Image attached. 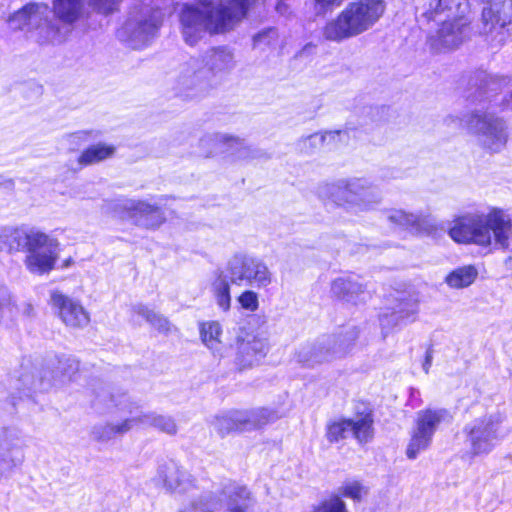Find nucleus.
<instances>
[{"label": "nucleus", "mask_w": 512, "mask_h": 512, "mask_svg": "<svg viewBox=\"0 0 512 512\" xmlns=\"http://www.w3.org/2000/svg\"><path fill=\"white\" fill-rule=\"evenodd\" d=\"M255 0H198L184 4L179 12L180 31L189 46H195L206 35L233 29L246 15Z\"/></svg>", "instance_id": "nucleus-1"}, {"label": "nucleus", "mask_w": 512, "mask_h": 512, "mask_svg": "<svg viewBox=\"0 0 512 512\" xmlns=\"http://www.w3.org/2000/svg\"><path fill=\"white\" fill-rule=\"evenodd\" d=\"M449 236L457 243L474 244L490 251L506 250L512 238V218L507 210L490 206L487 211L456 218Z\"/></svg>", "instance_id": "nucleus-2"}, {"label": "nucleus", "mask_w": 512, "mask_h": 512, "mask_svg": "<svg viewBox=\"0 0 512 512\" xmlns=\"http://www.w3.org/2000/svg\"><path fill=\"white\" fill-rule=\"evenodd\" d=\"M385 11L382 0H359L349 3L339 15L329 21L323 35L327 40L340 42L369 30Z\"/></svg>", "instance_id": "nucleus-3"}, {"label": "nucleus", "mask_w": 512, "mask_h": 512, "mask_svg": "<svg viewBox=\"0 0 512 512\" xmlns=\"http://www.w3.org/2000/svg\"><path fill=\"white\" fill-rule=\"evenodd\" d=\"M318 194L348 212L360 213L374 209L381 201L377 189L361 178L340 179L319 187Z\"/></svg>", "instance_id": "nucleus-4"}, {"label": "nucleus", "mask_w": 512, "mask_h": 512, "mask_svg": "<svg viewBox=\"0 0 512 512\" xmlns=\"http://www.w3.org/2000/svg\"><path fill=\"white\" fill-rule=\"evenodd\" d=\"M464 124L484 150L499 153L506 147L509 138L507 124L493 112L474 110L466 116Z\"/></svg>", "instance_id": "nucleus-5"}, {"label": "nucleus", "mask_w": 512, "mask_h": 512, "mask_svg": "<svg viewBox=\"0 0 512 512\" xmlns=\"http://www.w3.org/2000/svg\"><path fill=\"white\" fill-rule=\"evenodd\" d=\"M98 397L109 408L115 407L128 414H134L136 428L153 427L168 435H175L178 431L176 421L171 416L143 410L141 405L133 401L126 393L103 390Z\"/></svg>", "instance_id": "nucleus-6"}, {"label": "nucleus", "mask_w": 512, "mask_h": 512, "mask_svg": "<svg viewBox=\"0 0 512 512\" xmlns=\"http://www.w3.org/2000/svg\"><path fill=\"white\" fill-rule=\"evenodd\" d=\"M59 242L56 238L35 228H29L24 243L26 252L24 264L34 274L49 273L55 266L58 258Z\"/></svg>", "instance_id": "nucleus-7"}, {"label": "nucleus", "mask_w": 512, "mask_h": 512, "mask_svg": "<svg viewBox=\"0 0 512 512\" xmlns=\"http://www.w3.org/2000/svg\"><path fill=\"white\" fill-rule=\"evenodd\" d=\"M226 272L232 284L257 289L268 287L273 279L272 272L262 259L245 253L233 255L227 262Z\"/></svg>", "instance_id": "nucleus-8"}, {"label": "nucleus", "mask_w": 512, "mask_h": 512, "mask_svg": "<svg viewBox=\"0 0 512 512\" xmlns=\"http://www.w3.org/2000/svg\"><path fill=\"white\" fill-rule=\"evenodd\" d=\"M49 7L46 4H29L15 12L8 20L13 30L27 29L40 43L60 41L59 31L48 21Z\"/></svg>", "instance_id": "nucleus-9"}, {"label": "nucleus", "mask_w": 512, "mask_h": 512, "mask_svg": "<svg viewBox=\"0 0 512 512\" xmlns=\"http://www.w3.org/2000/svg\"><path fill=\"white\" fill-rule=\"evenodd\" d=\"M358 334V330L353 327L339 335L333 344L330 341L305 344L295 352V360L302 366L309 368L329 362L346 354L358 338Z\"/></svg>", "instance_id": "nucleus-10"}, {"label": "nucleus", "mask_w": 512, "mask_h": 512, "mask_svg": "<svg viewBox=\"0 0 512 512\" xmlns=\"http://www.w3.org/2000/svg\"><path fill=\"white\" fill-rule=\"evenodd\" d=\"M473 456L486 455L496 446L500 434L499 418L493 415L475 419L464 428Z\"/></svg>", "instance_id": "nucleus-11"}, {"label": "nucleus", "mask_w": 512, "mask_h": 512, "mask_svg": "<svg viewBox=\"0 0 512 512\" xmlns=\"http://www.w3.org/2000/svg\"><path fill=\"white\" fill-rule=\"evenodd\" d=\"M276 418V415L267 409L230 411L217 416L213 425L219 433L226 434L232 431L252 430L274 421Z\"/></svg>", "instance_id": "nucleus-12"}, {"label": "nucleus", "mask_w": 512, "mask_h": 512, "mask_svg": "<svg viewBox=\"0 0 512 512\" xmlns=\"http://www.w3.org/2000/svg\"><path fill=\"white\" fill-rule=\"evenodd\" d=\"M115 209L122 217L147 229L157 228L165 221L164 213L158 206L142 200H121L115 204Z\"/></svg>", "instance_id": "nucleus-13"}, {"label": "nucleus", "mask_w": 512, "mask_h": 512, "mask_svg": "<svg viewBox=\"0 0 512 512\" xmlns=\"http://www.w3.org/2000/svg\"><path fill=\"white\" fill-rule=\"evenodd\" d=\"M352 434L359 443H366L373 437V419L369 414L352 419H340L327 426L329 442H338Z\"/></svg>", "instance_id": "nucleus-14"}, {"label": "nucleus", "mask_w": 512, "mask_h": 512, "mask_svg": "<svg viewBox=\"0 0 512 512\" xmlns=\"http://www.w3.org/2000/svg\"><path fill=\"white\" fill-rule=\"evenodd\" d=\"M482 32L493 35V40L503 42L512 34V3L494 4L483 9Z\"/></svg>", "instance_id": "nucleus-15"}, {"label": "nucleus", "mask_w": 512, "mask_h": 512, "mask_svg": "<svg viewBox=\"0 0 512 512\" xmlns=\"http://www.w3.org/2000/svg\"><path fill=\"white\" fill-rule=\"evenodd\" d=\"M78 368L79 363L75 359L71 357H64L59 359L55 375L53 377H48L50 376V372L48 371L26 372L21 375L20 381L28 390L43 392L47 391L54 385L56 378L70 379Z\"/></svg>", "instance_id": "nucleus-16"}, {"label": "nucleus", "mask_w": 512, "mask_h": 512, "mask_svg": "<svg viewBox=\"0 0 512 512\" xmlns=\"http://www.w3.org/2000/svg\"><path fill=\"white\" fill-rule=\"evenodd\" d=\"M163 20V14L159 10L151 12L150 15H141L138 19H129L122 29L127 34V40L134 48L145 45L158 30Z\"/></svg>", "instance_id": "nucleus-17"}, {"label": "nucleus", "mask_w": 512, "mask_h": 512, "mask_svg": "<svg viewBox=\"0 0 512 512\" xmlns=\"http://www.w3.org/2000/svg\"><path fill=\"white\" fill-rule=\"evenodd\" d=\"M209 73L201 59L192 58L179 67L177 85L181 92L205 89L209 84Z\"/></svg>", "instance_id": "nucleus-18"}, {"label": "nucleus", "mask_w": 512, "mask_h": 512, "mask_svg": "<svg viewBox=\"0 0 512 512\" xmlns=\"http://www.w3.org/2000/svg\"><path fill=\"white\" fill-rule=\"evenodd\" d=\"M422 16L428 21L462 19L469 11L468 0H428L422 8Z\"/></svg>", "instance_id": "nucleus-19"}, {"label": "nucleus", "mask_w": 512, "mask_h": 512, "mask_svg": "<svg viewBox=\"0 0 512 512\" xmlns=\"http://www.w3.org/2000/svg\"><path fill=\"white\" fill-rule=\"evenodd\" d=\"M50 298L52 307L57 309L59 317L65 325L76 328L89 323V315L79 302L59 291H53Z\"/></svg>", "instance_id": "nucleus-20"}, {"label": "nucleus", "mask_w": 512, "mask_h": 512, "mask_svg": "<svg viewBox=\"0 0 512 512\" xmlns=\"http://www.w3.org/2000/svg\"><path fill=\"white\" fill-rule=\"evenodd\" d=\"M441 22V27L431 38L432 46L438 50L457 48L464 41L469 20L464 16L462 19H447Z\"/></svg>", "instance_id": "nucleus-21"}, {"label": "nucleus", "mask_w": 512, "mask_h": 512, "mask_svg": "<svg viewBox=\"0 0 512 512\" xmlns=\"http://www.w3.org/2000/svg\"><path fill=\"white\" fill-rule=\"evenodd\" d=\"M267 352L268 340L262 334L245 333L237 338V359L243 367L258 363Z\"/></svg>", "instance_id": "nucleus-22"}, {"label": "nucleus", "mask_w": 512, "mask_h": 512, "mask_svg": "<svg viewBox=\"0 0 512 512\" xmlns=\"http://www.w3.org/2000/svg\"><path fill=\"white\" fill-rule=\"evenodd\" d=\"M205 69L211 74L225 73L235 67L234 55L231 50L225 47L212 48L206 52L202 59Z\"/></svg>", "instance_id": "nucleus-23"}, {"label": "nucleus", "mask_w": 512, "mask_h": 512, "mask_svg": "<svg viewBox=\"0 0 512 512\" xmlns=\"http://www.w3.org/2000/svg\"><path fill=\"white\" fill-rule=\"evenodd\" d=\"M417 313V305L410 301H398L391 311L383 314L380 322L383 328H392L408 321H413Z\"/></svg>", "instance_id": "nucleus-24"}, {"label": "nucleus", "mask_w": 512, "mask_h": 512, "mask_svg": "<svg viewBox=\"0 0 512 512\" xmlns=\"http://www.w3.org/2000/svg\"><path fill=\"white\" fill-rule=\"evenodd\" d=\"M452 416L446 409H426L417 413L414 426L432 438L443 423H450Z\"/></svg>", "instance_id": "nucleus-25"}, {"label": "nucleus", "mask_w": 512, "mask_h": 512, "mask_svg": "<svg viewBox=\"0 0 512 512\" xmlns=\"http://www.w3.org/2000/svg\"><path fill=\"white\" fill-rule=\"evenodd\" d=\"M135 428L136 423L134 414H128V417L121 422L106 423L96 426L93 429V435L96 440L107 442Z\"/></svg>", "instance_id": "nucleus-26"}, {"label": "nucleus", "mask_w": 512, "mask_h": 512, "mask_svg": "<svg viewBox=\"0 0 512 512\" xmlns=\"http://www.w3.org/2000/svg\"><path fill=\"white\" fill-rule=\"evenodd\" d=\"M23 461V452L18 440L4 433L0 435V464L13 468Z\"/></svg>", "instance_id": "nucleus-27"}, {"label": "nucleus", "mask_w": 512, "mask_h": 512, "mask_svg": "<svg viewBox=\"0 0 512 512\" xmlns=\"http://www.w3.org/2000/svg\"><path fill=\"white\" fill-rule=\"evenodd\" d=\"M29 228L5 227L0 229V252L14 253L24 249Z\"/></svg>", "instance_id": "nucleus-28"}, {"label": "nucleus", "mask_w": 512, "mask_h": 512, "mask_svg": "<svg viewBox=\"0 0 512 512\" xmlns=\"http://www.w3.org/2000/svg\"><path fill=\"white\" fill-rule=\"evenodd\" d=\"M185 475V472L172 460L160 464L157 470V480L172 491L180 488Z\"/></svg>", "instance_id": "nucleus-29"}, {"label": "nucleus", "mask_w": 512, "mask_h": 512, "mask_svg": "<svg viewBox=\"0 0 512 512\" xmlns=\"http://www.w3.org/2000/svg\"><path fill=\"white\" fill-rule=\"evenodd\" d=\"M230 284L231 281L228 273L220 271L211 285L213 298L215 299L217 306L223 312H228L231 308L232 298L230 293Z\"/></svg>", "instance_id": "nucleus-30"}, {"label": "nucleus", "mask_w": 512, "mask_h": 512, "mask_svg": "<svg viewBox=\"0 0 512 512\" xmlns=\"http://www.w3.org/2000/svg\"><path fill=\"white\" fill-rule=\"evenodd\" d=\"M331 292L341 300L355 303L357 298L364 292V287L362 284L349 278H338L332 282Z\"/></svg>", "instance_id": "nucleus-31"}, {"label": "nucleus", "mask_w": 512, "mask_h": 512, "mask_svg": "<svg viewBox=\"0 0 512 512\" xmlns=\"http://www.w3.org/2000/svg\"><path fill=\"white\" fill-rule=\"evenodd\" d=\"M84 0H53V11L62 22L71 24L83 12Z\"/></svg>", "instance_id": "nucleus-32"}, {"label": "nucleus", "mask_w": 512, "mask_h": 512, "mask_svg": "<svg viewBox=\"0 0 512 512\" xmlns=\"http://www.w3.org/2000/svg\"><path fill=\"white\" fill-rule=\"evenodd\" d=\"M115 147L106 143H97L85 149L78 158L80 166H89L111 158L115 153Z\"/></svg>", "instance_id": "nucleus-33"}, {"label": "nucleus", "mask_w": 512, "mask_h": 512, "mask_svg": "<svg viewBox=\"0 0 512 512\" xmlns=\"http://www.w3.org/2000/svg\"><path fill=\"white\" fill-rule=\"evenodd\" d=\"M478 275L477 269L472 265L459 267L450 272L446 278V284L453 289H462L470 286Z\"/></svg>", "instance_id": "nucleus-34"}, {"label": "nucleus", "mask_w": 512, "mask_h": 512, "mask_svg": "<svg viewBox=\"0 0 512 512\" xmlns=\"http://www.w3.org/2000/svg\"><path fill=\"white\" fill-rule=\"evenodd\" d=\"M221 153L226 154L232 161L247 160L252 157V149L243 139L228 135V140L222 143Z\"/></svg>", "instance_id": "nucleus-35"}, {"label": "nucleus", "mask_w": 512, "mask_h": 512, "mask_svg": "<svg viewBox=\"0 0 512 512\" xmlns=\"http://www.w3.org/2000/svg\"><path fill=\"white\" fill-rule=\"evenodd\" d=\"M432 439L433 438L430 435L414 426L410 434V441L406 448L407 458L410 460L416 459L420 453L426 451L430 447Z\"/></svg>", "instance_id": "nucleus-36"}, {"label": "nucleus", "mask_w": 512, "mask_h": 512, "mask_svg": "<svg viewBox=\"0 0 512 512\" xmlns=\"http://www.w3.org/2000/svg\"><path fill=\"white\" fill-rule=\"evenodd\" d=\"M388 220L391 223L402 226L404 228H411L415 231L423 229V225L426 222L425 219L419 215L408 213L404 210L393 209L388 213Z\"/></svg>", "instance_id": "nucleus-37"}, {"label": "nucleus", "mask_w": 512, "mask_h": 512, "mask_svg": "<svg viewBox=\"0 0 512 512\" xmlns=\"http://www.w3.org/2000/svg\"><path fill=\"white\" fill-rule=\"evenodd\" d=\"M133 312L145 319L148 323H150L155 329L162 333H168L172 329V325L167 318L158 314L154 310L149 309L144 305H135L133 307Z\"/></svg>", "instance_id": "nucleus-38"}, {"label": "nucleus", "mask_w": 512, "mask_h": 512, "mask_svg": "<svg viewBox=\"0 0 512 512\" xmlns=\"http://www.w3.org/2000/svg\"><path fill=\"white\" fill-rule=\"evenodd\" d=\"M200 338L210 350H215L220 344L222 327L217 321L202 322L199 326Z\"/></svg>", "instance_id": "nucleus-39"}, {"label": "nucleus", "mask_w": 512, "mask_h": 512, "mask_svg": "<svg viewBox=\"0 0 512 512\" xmlns=\"http://www.w3.org/2000/svg\"><path fill=\"white\" fill-rule=\"evenodd\" d=\"M251 503V494L246 487H234L228 493L229 512H244Z\"/></svg>", "instance_id": "nucleus-40"}, {"label": "nucleus", "mask_w": 512, "mask_h": 512, "mask_svg": "<svg viewBox=\"0 0 512 512\" xmlns=\"http://www.w3.org/2000/svg\"><path fill=\"white\" fill-rule=\"evenodd\" d=\"M228 140V134L215 133L203 136L200 141L201 154L205 157H210L223 150L222 143Z\"/></svg>", "instance_id": "nucleus-41"}, {"label": "nucleus", "mask_w": 512, "mask_h": 512, "mask_svg": "<svg viewBox=\"0 0 512 512\" xmlns=\"http://www.w3.org/2000/svg\"><path fill=\"white\" fill-rule=\"evenodd\" d=\"M19 309L8 289L0 285V323L14 320Z\"/></svg>", "instance_id": "nucleus-42"}, {"label": "nucleus", "mask_w": 512, "mask_h": 512, "mask_svg": "<svg viewBox=\"0 0 512 512\" xmlns=\"http://www.w3.org/2000/svg\"><path fill=\"white\" fill-rule=\"evenodd\" d=\"M342 496L354 501H361L368 493L367 487L357 480H346L339 488Z\"/></svg>", "instance_id": "nucleus-43"}, {"label": "nucleus", "mask_w": 512, "mask_h": 512, "mask_svg": "<svg viewBox=\"0 0 512 512\" xmlns=\"http://www.w3.org/2000/svg\"><path fill=\"white\" fill-rule=\"evenodd\" d=\"M313 512H348V510L345 502L339 496H335L320 503Z\"/></svg>", "instance_id": "nucleus-44"}, {"label": "nucleus", "mask_w": 512, "mask_h": 512, "mask_svg": "<svg viewBox=\"0 0 512 512\" xmlns=\"http://www.w3.org/2000/svg\"><path fill=\"white\" fill-rule=\"evenodd\" d=\"M237 301L242 309L249 312H255L259 307L258 294L253 290L243 291L237 297Z\"/></svg>", "instance_id": "nucleus-45"}, {"label": "nucleus", "mask_w": 512, "mask_h": 512, "mask_svg": "<svg viewBox=\"0 0 512 512\" xmlns=\"http://www.w3.org/2000/svg\"><path fill=\"white\" fill-rule=\"evenodd\" d=\"M278 41L277 31L273 28L258 33L254 37L255 47L274 46Z\"/></svg>", "instance_id": "nucleus-46"}, {"label": "nucleus", "mask_w": 512, "mask_h": 512, "mask_svg": "<svg viewBox=\"0 0 512 512\" xmlns=\"http://www.w3.org/2000/svg\"><path fill=\"white\" fill-rule=\"evenodd\" d=\"M119 0H90V4L101 13H110Z\"/></svg>", "instance_id": "nucleus-47"}, {"label": "nucleus", "mask_w": 512, "mask_h": 512, "mask_svg": "<svg viewBox=\"0 0 512 512\" xmlns=\"http://www.w3.org/2000/svg\"><path fill=\"white\" fill-rule=\"evenodd\" d=\"M344 135H346V133L342 131H329L321 136L313 135L310 137V140L316 141L319 139L320 141L325 142L327 139H334L335 137H342Z\"/></svg>", "instance_id": "nucleus-48"}, {"label": "nucleus", "mask_w": 512, "mask_h": 512, "mask_svg": "<svg viewBox=\"0 0 512 512\" xmlns=\"http://www.w3.org/2000/svg\"><path fill=\"white\" fill-rule=\"evenodd\" d=\"M344 0H315L320 10H327L333 6H339Z\"/></svg>", "instance_id": "nucleus-49"}, {"label": "nucleus", "mask_w": 512, "mask_h": 512, "mask_svg": "<svg viewBox=\"0 0 512 512\" xmlns=\"http://www.w3.org/2000/svg\"><path fill=\"white\" fill-rule=\"evenodd\" d=\"M431 362H432V356L430 353H427L426 354V357H425V362L423 364V369L426 373H428L429 371V368L431 366Z\"/></svg>", "instance_id": "nucleus-50"}, {"label": "nucleus", "mask_w": 512, "mask_h": 512, "mask_svg": "<svg viewBox=\"0 0 512 512\" xmlns=\"http://www.w3.org/2000/svg\"><path fill=\"white\" fill-rule=\"evenodd\" d=\"M447 120L449 121H455V119L453 117H449Z\"/></svg>", "instance_id": "nucleus-51"}]
</instances>
